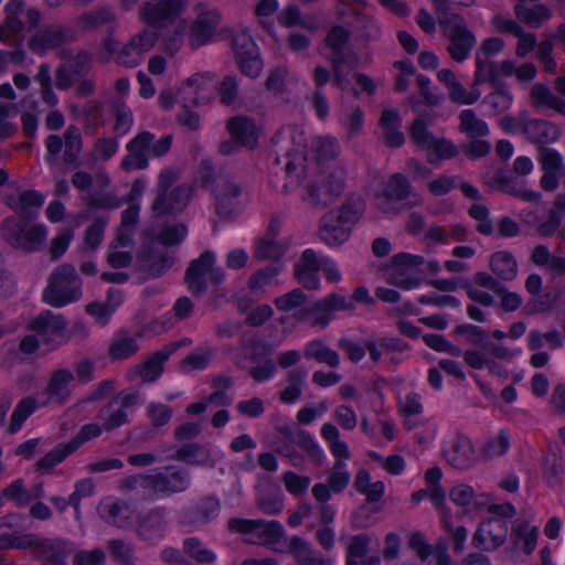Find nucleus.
<instances>
[{"instance_id":"f257e3e1","label":"nucleus","mask_w":565,"mask_h":565,"mask_svg":"<svg viewBox=\"0 0 565 565\" xmlns=\"http://www.w3.org/2000/svg\"><path fill=\"white\" fill-rule=\"evenodd\" d=\"M277 156L273 163V170L285 179L280 186L282 192H290L297 186H301V198L312 203H327L329 200L338 196L344 189V171L337 168L334 172L323 174L321 185L312 189L309 181L305 180L308 167L305 164L307 159V139L301 127H284L275 138Z\"/></svg>"},{"instance_id":"f03ea898","label":"nucleus","mask_w":565,"mask_h":565,"mask_svg":"<svg viewBox=\"0 0 565 565\" xmlns=\"http://www.w3.org/2000/svg\"><path fill=\"white\" fill-rule=\"evenodd\" d=\"M188 0H158L147 2L140 9V20L147 25L134 35L122 47L118 61L128 66L137 65L158 42L159 33L156 29L173 25L185 11Z\"/></svg>"},{"instance_id":"7ed1b4c3","label":"nucleus","mask_w":565,"mask_h":565,"mask_svg":"<svg viewBox=\"0 0 565 565\" xmlns=\"http://www.w3.org/2000/svg\"><path fill=\"white\" fill-rule=\"evenodd\" d=\"M436 11L440 12L439 24L449 40L448 52L456 62L468 58L476 44L475 34L468 30L466 21L458 14L446 12L449 6L469 7L473 0H431Z\"/></svg>"},{"instance_id":"20e7f679","label":"nucleus","mask_w":565,"mask_h":565,"mask_svg":"<svg viewBox=\"0 0 565 565\" xmlns=\"http://www.w3.org/2000/svg\"><path fill=\"white\" fill-rule=\"evenodd\" d=\"M365 209L359 196L349 198L340 210H332L321 220L320 237L329 246H340L348 241L353 225Z\"/></svg>"},{"instance_id":"39448f33","label":"nucleus","mask_w":565,"mask_h":565,"mask_svg":"<svg viewBox=\"0 0 565 565\" xmlns=\"http://www.w3.org/2000/svg\"><path fill=\"white\" fill-rule=\"evenodd\" d=\"M82 296V280L77 276L74 266L68 264L57 267L52 273L50 284L43 292L44 301L56 308L75 302Z\"/></svg>"},{"instance_id":"423d86ee","label":"nucleus","mask_w":565,"mask_h":565,"mask_svg":"<svg viewBox=\"0 0 565 565\" xmlns=\"http://www.w3.org/2000/svg\"><path fill=\"white\" fill-rule=\"evenodd\" d=\"M348 35L345 29L334 26L327 35L322 49V54L332 63L335 84L342 90L350 86V79L344 74L345 67L351 71L356 66V56L345 47Z\"/></svg>"},{"instance_id":"0eeeda50","label":"nucleus","mask_w":565,"mask_h":565,"mask_svg":"<svg viewBox=\"0 0 565 565\" xmlns=\"http://www.w3.org/2000/svg\"><path fill=\"white\" fill-rule=\"evenodd\" d=\"M171 147V136H164L154 141V136L148 131L138 134L127 145L128 154L122 159L121 167L127 171L145 169L149 159L161 157Z\"/></svg>"},{"instance_id":"6e6552de","label":"nucleus","mask_w":565,"mask_h":565,"mask_svg":"<svg viewBox=\"0 0 565 565\" xmlns=\"http://www.w3.org/2000/svg\"><path fill=\"white\" fill-rule=\"evenodd\" d=\"M425 259L420 255L398 253L393 256L385 269L386 280L404 290L417 288L423 280V265Z\"/></svg>"},{"instance_id":"1a4fd4ad","label":"nucleus","mask_w":565,"mask_h":565,"mask_svg":"<svg viewBox=\"0 0 565 565\" xmlns=\"http://www.w3.org/2000/svg\"><path fill=\"white\" fill-rule=\"evenodd\" d=\"M412 141L426 153L427 161L437 164L457 154V147L452 141L434 136L427 128L424 117L418 116L409 127Z\"/></svg>"},{"instance_id":"9d476101","label":"nucleus","mask_w":565,"mask_h":565,"mask_svg":"<svg viewBox=\"0 0 565 565\" xmlns=\"http://www.w3.org/2000/svg\"><path fill=\"white\" fill-rule=\"evenodd\" d=\"M2 236L14 248L34 252L44 245L47 232L44 225L9 217L2 224Z\"/></svg>"},{"instance_id":"9b49d317","label":"nucleus","mask_w":565,"mask_h":565,"mask_svg":"<svg viewBox=\"0 0 565 565\" xmlns=\"http://www.w3.org/2000/svg\"><path fill=\"white\" fill-rule=\"evenodd\" d=\"M129 487H141L151 499L169 495L183 491L189 486V477L178 469H167L156 476H136L128 480Z\"/></svg>"},{"instance_id":"f8f14e48","label":"nucleus","mask_w":565,"mask_h":565,"mask_svg":"<svg viewBox=\"0 0 565 565\" xmlns=\"http://www.w3.org/2000/svg\"><path fill=\"white\" fill-rule=\"evenodd\" d=\"M402 201L405 206L413 207L420 205L423 198L418 193L412 192L407 179L399 173L392 175L385 188L374 195V204L383 213L395 212V203Z\"/></svg>"},{"instance_id":"ddd939ff","label":"nucleus","mask_w":565,"mask_h":565,"mask_svg":"<svg viewBox=\"0 0 565 565\" xmlns=\"http://www.w3.org/2000/svg\"><path fill=\"white\" fill-rule=\"evenodd\" d=\"M232 531L247 535L246 540L250 543L262 544L278 551V544L285 535L282 525L277 521H253L233 519L228 522Z\"/></svg>"},{"instance_id":"4468645a","label":"nucleus","mask_w":565,"mask_h":565,"mask_svg":"<svg viewBox=\"0 0 565 565\" xmlns=\"http://www.w3.org/2000/svg\"><path fill=\"white\" fill-rule=\"evenodd\" d=\"M30 330L36 333L45 350H54L70 339L65 318L49 310L41 312L31 321Z\"/></svg>"},{"instance_id":"2eb2a0df","label":"nucleus","mask_w":565,"mask_h":565,"mask_svg":"<svg viewBox=\"0 0 565 565\" xmlns=\"http://www.w3.org/2000/svg\"><path fill=\"white\" fill-rule=\"evenodd\" d=\"M195 18L190 25L189 41L192 46L212 43L221 23L220 12L207 4L201 3L194 8Z\"/></svg>"},{"instance_id":"dca6fc26","label":"nucleus","mask_w":565,"mask_h":565,"mask_svg":"<svg viewBox=\"0 0 565 565\" xmlns=\"http://www.w3.org/2000/svg\"><path fill=\"white\" fill-rule=\"evenodd\" d=\"M233 53L241 71L249 76L257 77L263 70L260 52L250 34L246 30H238L233 35Z\"/></svg>"},{"instance_id":"f3484780","label":"nucleus","mask_w":565,"mask_h":565,"mask_svg":"<svg viewBox=\"0 0 565 565\" xmlns=\"http://www.w3.org/2000/svg\"><path fill=\"white\" fill-rule=\"evenodd\" d=\"M441 454L448 465L456 469H468L477 461L472 441L465 435L452 433L443 440Z\"/></svg>"},{"instance_id":"a211bd4d","label":"nucleus","mask_w":565,"mask_h":565,"mask_svg":"<svg viewBox=\"0 0 565 565\" xmlns=\"http://www.w3.org/2000/svg\"><path fill=\"white\" fill-rule=\"evenodd\" d=\"M76 386V379L72 370L56 369L51 373L44 391L40 394L41 404L63 405L71 398Z\"/></svg>"},{"instance_id":"6ab92c4d","label":"nucleus","mask_w":565,"mask_h":565,"mask_svg":"<svg viewBox=\"0 0 565 565\" xmlns=\"http://www.w3.org/2000/svg\"><path fill=\"white\" fill-rule=\"evenodd\" d=\"M504 47V41L500 38H488L482 41L476 53L475 85L483 83H495V73L499 72L498 62L490 61V57L498 55Z\"/></svg>"},{"instance_id":"aec40b11","label":"nucleus","mask_w":565,"mask_h":565,"mask_svg":"<svg viewBox=\"0 0 565 565\" xmlns=\"http://www.w3.org/2000/svg\"><path fill=\"white\" fill-rule=\"evenodd\" d=\"M408 547L415 552L422 563L431 557L433 565H451L452 559L448 552L447 541L438 539L430 544L422 532H412L407 537Z\"/></svg>"},{"instance_id":"412c9836","label":"nucleus","mask_w":565,"mask_h":565,"mask_svg":"<svg viewBox=\"0 0 565 565\" xmlns=\"http://www.w3.org/2000/svg\"><path fill=\"white\" fill-rule=\"evenodd\" d=\"M215 256L206 252L194 260L186 270L185 280L190 291L201 292L207 280L222 281L224 273L221 268H214Z\"/></svg>"},{"instance_id":"4be33fe9","label":"nucleus","mask_w":565,"mask_h":565,"mask_svg":"<svg viewBox=\"0 0 565 565\" xmlns=\"http://www.w3.org/2000/svg\"><path fill=\"white\" fill-rule=\"evenodd\" d=\"M216 213L223 218L237 215L243 207L241 188L232 180L217 178L213 189Z\"/></svg>"},{"instance_id":"5701e85b","label":"nucleus","mask_w":565,"mask_h":565,"mask_svg":"<svg viewBox=\"0 0 565 565\" xmlns=\"http://www.w3.org/2000/svg\"><path fill=\"white\" fill-rule=\"evenodd\" d=\"M355 306L347 296L341 294H331L318 300L309 310L312 326L326 327L334 317L337 311H352Z\"/></svg>"},{"instance_id":"b1692460","label":"nucleus","mask_w":565,"mask_h":565,"mask_svg":"<svg viewBox=\"0 0 565 565\" xmlns=\"http://www.w3.org/2000/svg\"><path fill=\"white\" fill-rule=\"evenodd\" d=\"M508 535V524L502 516H492L483 520L473 534L476 547L493 551L501 546Z\"/></svg>"},{"instance_id":"393cba45","label":"nucleus","mask_w":565,"mask_h":565,"mask_svg":"<svg viewBox=\"0 0 565 565\" xmlns=\"http://www.w3.org/2000/svg\"><path fill=\"white\" fill-rule=\"evenodd\" d=\"M215 77L209 72L196 73L186 78L179 88L181 100L199 105L206 102L214 93Z\"/></svg>"},{"instance_id":"a878e982","label":"nucleus","mask_w":565,"mask_h":565,"mask_svg":"<svg viewBox=\"0 0 565 565\" xmlns=\"http://www.w3.org/2000/svg\"><path fill=\"white\" fill-rule=\"evenodd\" d=\"M6 22L2 28H0V41L8 42L10 36L19 33L23 29V23L20 20L21 15H25L28 23L31 26H35L40 19L41 14L35 9H28L24 12L23 3L20 0H12L6 6Z\"/></svg>"},{"instance_id":"bb28decb","label":"nucleus","mask_w":565,"mask_h":565,"mask_svg":"<svg viewBox=\"0 0 565 565\" xmlns=\"http://www.w3.org/2000/svg\"><path fill=\"white\" fill-rule=\"evenodd\" d=\"M539 527L530 520L518 518L511 527V540L516 551L525 555L534 552L537 545Z\"/></svg>"},{"instance_id":"cd10ccee","label":"nucleus","mask_w":565,"mask_h":565,"mask_svg":"<svg viewBox=\"0 0 565 565\" xmlns=\"http://www.w3.org/2000/svg\"><path fill=\"white\" fill-rule=\"evenodd\" d=\"M319 270L320 257L317 256L313 249H306L296 264V278L305 288L316 290L320 287Z\"/></svg>"},{"instance_id":"c85d7f7f","label":"nucleus","mask_w":565,"mask_h":565,"mask_svg":"<svg viewBox=\"0 0 565 565\" xmlns=\"http://www.w3.org/2000/svg\"><path fill=\"white\" fill-rule=\"evenodd\" d=\"M449 499L465 514L475 513L487 503L486 495L483 493H477L475 489L467 483L454 486L449 490Z\"/></svg>"},{"instance_id":"c756f323","label":"nucleus","mask_w":565,"mask_h":565,"mask_svg":"<svg viewBox=\"0 0 565 565\" xmlns=\"http://www.w3.org/2000/svg\"><path fill=\"white\" fill-rule=\"evenodd\" d=\"M190 342L191 341L189 339H183L181 341L170 343L162 350L156 352L140 366L139 374L141 379L146 382L156 381L161 375L163 371L162 365L169 356L180 347L189 345Z\"/></svg>"},{"instance_id":"7c9ffc66","label":"nucleus","mask_w":565,"mask_h":565,"mask_svg":"<svg viewBox=\"0 0 565 565\" xmlns=\"http://www.w3.org/2000/svg\"><path fill=\"white\" fill-rule=\"evenodd\" d=\"M348 7L354 15V28L361 32V36L374 39L380 35V28L367 12L365 0H339Z\"/></svg>"},{"instance_id":"2f4dec72","label":"nucleus","mask_w":565,"mask_h":565,"mask_svg":"<svg viewBox=\"0 0 565 565\" xmlns=\"http://www.w3.org/2000/svg\"><path fill=\"white\" fill-rule=\"evenodd\" d=\"M192 196V188L181 185L174 189L167 198L160 193L152 204V211L156 215L179 212L188 204Z\"/></svg>"},{"instance_id":"473e14b6","label":"nucleus","mask_w":565,"mask_h":565,"mask_svg":"<svg viewBox=\"0 0 565 565\" xmlns=\"http://www.w3.org/2000/svg\"><path fill=\"white\" fill-rule=\"evenodd\" d=\"M227 129L231 136L236 139L241 146L254 148L260 132V127L247 117H234L228 120Z\"/></svg>"},{"instance_id":"72a5a7b5","label":"nucleus","mask_w":565,"mask_h":565,"mask_svg":"<svg viewBox=\"0 0 565 565\" xmlns=\"http://www.w3.org/2000/svg\"><path fill=\"white\" fill-rule=\"evenodd\" d=\"M44 203V196L34 191H18L15 194L7 196V204L21 215H32Z\"/></svg>"},{"instance_id":"f704fd0d","label":"nucleus","mask_w":565,"mask_h":565,"mask_svg":"<svg viewBox=\"0 0 565 565\" xmlns=\"http://www.w3.org/2000/svg\"><path fill=\"white\" fill-rule=\"evenodd\" d=\"M401 117L394 109H384L380 118V126L383 130L385 143L391 148H398L404 145L405 138L401 131Z\"/></svg>"},{"instance_id":"c9c22d12","label":"nucleus","mask_w":565,"mask_h":565,"mask_svg":"<svg viewBox=\"0 0 565 565\" xmlns=\"http://www.w3.org/2000/svg\"><path fill=\"white\" fill-rule=\"evenodd\" d=\"M499 72L495 73V82L501 77L515 76L516 81L521 84L532 82L537 74V70L532 63H523L518 65L511 58H504L498 62Z\"/></svg>"},{"instance_id":"e433bc0d","label":"nucleus","mask_w":565,"mask_h":565,"mask_svg":"<svg viewBox=\"0 0 565 565\" xmlns=\"http://www.w3.org/2000/svg\"><path fill=\"white\" fill-rule=\"evenodd\" d=\"M530 103L536 109H554L565 115V102L544 84L537 83L530 90Z\"/></svg>"},{"instance_id":"4c0bfd02","label":"nucleus","mask_w":565,"mask_h":565,"mask_svg":"<svg viewBox=\"0 0 565 565\" xmlns=\"http://www.w3.org/2000/svg\"><path fill=\"white\" fill-rule=\"evenodd\" d=\"M280 230V222L273 221L265 237L256 243L255 256L259 259L276 258L282 254L285 245L279 243L276 237Z\"/></svg>"},{"instance_id":"58836bf2","label":"nucleus","mask_w":565,"mask_h":565,"mask_svg":"<svg viewBox=\"0 0 565 565\" xmlns=\"http://www.w3.org/2000/svg\"><path fill=\"white\" fill-rule=\"evenodd\" d=\"M493 90L483 98V104L488 108L489 116H497L510 109L513 103V95L505 85L494 84Z\"/></svg>"},{"instance_id":"ea45409f","label":"nucleus","mask_w":565,"mask_h":565,"mask_svg":"<svg viewBox=\"0 0 565 565\" xmlns=\"http://www.w3.org/2000/svg\"><path fill=\"white\" fill-rule=\"evenodd\" d=\"M65 39V34L60 28H50L35 33L30 42L29 47L36 54H44L51 49L60 46Z\"/></svg>"},{"instance_id":"a19ab883","label":"nucleus","mask_w":565,"mask_h":565,"mask_svg":"<svg viewBox=\"0 0 565 565\" xmlns=\"http://www.w3.org/2000/svg\"><path fill=\"white\" fill-rule=\"evenodd\" d=\"M312 159L318 164H324L330 160H334L340 152V145L335 137L318 136L311 141Z\"/></svg>"},{"instance_id":"79ce46f5","label":"nucleus","mask_w":565,"mask_h":565,"mask_svg":"<svg viewBox=\"0 0 565 565\" xmlns=\"http://www.w3.org/2000/svg\"><path fill=\"white\" fill-rule=\"evenodd\" d=\"M525 136L535 143H551L558 139V128L544 120L530 119L527 122Z\"/></svg>"},{"instance_id":"37998d69","label":"nucleus","mask_w":565,"mask_h":565,"mask_svg":"<svg viewBox=\"0 0 565 565\" xmlns=\"http://www.w3.org/2000/svg\"><path fill=\"white\" fill-rule=\"evenodd\" d=\"M510 446V434L505 429H499L487 437L481 446L480 454L486 459L501 457L508 452Z\"/></svg>"},{"instance_id":"c03bdc74","label":"nucleus","mask_w":565,"mask_h":565,"mask_svg":"<svg viewBox=\"0 0 565 565\" xmlns=\"http://www.w3.org/2000/svg\"><path fill=\"white\" fill-rule=\"evenodd\" d=\"M320 433L328 444L330 452L337 459V462H343L350 458L349 447L347 443L340 438V431L333 424L324 423Z\"/></svg>"},{"instance_id":"a18cd8bd","label":"nucleus","mask_w":565,"mask_h":565,"mask_svg":"<svg viewBox=\"0 0 565 565\" xmlns=\"http://www.w3.org/2000/svg\"><path fill=\"white\" fill-rule=\"evenodd\" d=\"M131 239L127 235H117L116 239L110 244L107 255L108 264L114 268H124L131 263L130 253Z\"/></svg>"},{"instance_id":"49530a36","label":"nucleus","mask_w":565,"mask_h":565,"mask_svg":"<svg viewBox=\"0 0 565 565\" xmlns=\"http://www.w3.org/2000/svg\"><path fill=\"white\" fill-rule=\"evenodd\" d=\"M490 268L502 280H512L518 274L516 260L505 250L497 252L491 256Z\"/></svg>"},{"instance_id":"de8ad7c7","label":"nucleus","mask_w":565,"mask_h":565,"mask_svg":"<svg viewBox=\"0 0 565 565\" xmlns=\"http://www.w3.org/2000/svg\"><path fill=\"white\" fill-rule=\"evenodd\" d=\"M398 411L403 417L404 427L407 430L415 428V416L423 413L422 398L417 393H408L404 398L398 402Z\"/></svg>"},{"instance_id":"09e8293b","label":"nucleus","mask_w":565,"mask_h":565,"mask_svg":"<svg viewBox=\"0 0 565 565\" xmlns=\"http://www.w3.org/2000/svg\"><path fill=\"white\" fill-rule=\"evenodd\" d=\"M71 553V543L67 540H47L41 546V555L46 563H66Z\"/></svg>"},{"instance_id":"8fccbe9b","label":"nucleus","mask_w":565,"mask_h":565,"mask_svg":"<svg viewBox=\"0 0 565 565\" xmlns=\"http://www.w3.org/2000/svg\"><path fill=\"white\" fill-rule=\"evenodd\" d=\"M459 129L469 138L484 137L489 134L488 124L478 118L472 109H465L460 113Z\"/></svg>"},{"instance_id":"3c124183","label":"nucleus","mask_w":565,"mask_h":565,"mask_svg":"<svg viewBox=\"0 0 565 565\" xmlns=\"http://www.w3.org/2000/svg\"><path fill=\"white\" fill-rule=\"evenodd\" d=\"M354 486L360 493L366 495L367 500L373 502L381 499L385 491L384 483L382 481H372L366 470H361L356 473Z\"/></svg>"},{"instance_id":"603ef678","label":"nucleus","mask_w":565,"mask_h":565,"mask_svg":"<svg viewBox=\"0 0 565 565\" xmlns=\"http://www.w3.org/2000/svg\"><path fill=\"white\" fill-rule=\"evenodd\" d=\"M40 406H43L41 404V397L39 396V401L26 397L19 402V404L15 406L10 420L9 430L10 433L14 434L18 430L21 429L23 423L29 418V416Z\"/></svg>"},{"instance_id":"864d4df0","label":"nucleus","mask_w":565,"mask_h":565,"mask_svg":"<svg viewBox=\"0 0 565 565\" xmlns=\"http://www.w3.org/2000/svg\"><path fill=\"white\" fill-rule=\"evenodd\" d=\"M305 355L308 359H315L319 363H324L331 367H335L340 362L338 353L320 341L309 342L306 345Z\"/></svg>"},{"instance_id":"5fc2aeb1","label":"nucleus","mask_w":565,"mask_h":565,"mask_svg":"<svg viewBox=\"0 0 565 565\" xmlns=\"http://www.w3.org/2000/svg\"><path fill=\"white\" fill-rule=\"evenodd\" d=\"M515 13L519 20L523 21L529 26H539L551 18L550 10L543 4H537L532 8L518 4L515 7Z\"/></svg>"},{"instance_id":"6e6d98bb","label":"nucleus","mask_w":565,"mask_h":565,"mask_svg":"<svg viewBox=\"0 0 565 565\" xmlns=\"http://www.w3.org/2000/svg\"><path fill=\"white\" fill-rule=\"evenodd\" d=\"M340 122L348 138H354L363 128L364 118L360 107L343 108Z\"/></svg>"},{"instance_id":"4d7b16f0","label":"nucleus","mask_w":565,"mask_h":565,"mask_svg":"<svg viewBox=\"0 0 565 565\" xmlns=\"http://www.w3.org/2000/svg\"><path fill=\"white\" fill-rule=\"evenodd\" d=\"M296 444L309 456L316 463L321 465L326 459L324 450L318 441L307 431L300 430L296 435Z\"/></svg>"},{"instance_id":"13d9d810","label":"nucleus","mask_w":565,"mask_h":565,"mask_svg":"<svg viewBox=\"0 0 565 565\" xmlns=\"http://www.w3.org/2000/svg\"><path fill=\"white\" fill-rule=\"evenodd\" d=\"M443 529L450 536L456 553H461L466 547L468 530L462 525H456L450 515H445L440 520Z\"/></svg>"},{"instance_id":"bf43d9fd","label":"nucleus","mask_w":565,"mask_h":565,"mask_svg":"<svg viewBox=\"0 0 565 565\" xmlns=\"http://www.w3.org/2000/svg\"><path fill=\"white\" fill-rule=\"evenodd\" d=\"M71 450V445H57L52 451L47 452L36 462L38 470L46 473L50 472L56 465L62 462L68 455L74 452Z\"/></svg>"},{"instance_id":"052dcab7","label":"nucleus","mask_w":565,"mask_h":565,"mask_svg":"<svg viewBox=\"0 0 565 565\" xmlns=\"http://www.w3.org/2000/svg\"><path fill=\"white\" fill-rule=\"evenodd\" d=\"M212 358L210 348H201L189 354L180 364L182 372L202 371L207 367Z\"/></svg>"},{"instance_id":"680f3d73","label":"nucleus","mask_w":565,"mask_h":565,"mask_svg":"<svg viewBox=\"0 0 565 565\" xmlns=\"http://www.w3.org/2000/svg\"><path fill=\"white\" fill-rule=\"evenodd\" d=\"M99 419L106 430L115 429L127 422L125 411L118 406V402H111L99 413Z\"/></svg>"},{"instance_id":"e2e57ef3","label":"nucleus","mask_w":565,"mask_h":565,"mask_svg":"<svg viewBox=\"0 0 565 565\" xmlns=\"http://www.w3.org/2000/svg\"><path fill=\"white\" fill-rule=\"evenodd\" d=\"M555 350L563 345L562 337L558 331H550L541 333L539 331H531L529 334V348L531 350H539L544 345Z\"/></svg>"},{"instance_id":"0e129e2a","label":"nucleus","mask_w":565,"mask_h":565,"mask_svg":"<svg viewBox=\"0 0 565 565\" xmlns=\"http://www.w3.org/2000/svg\"><path fill=\"white\" fill-rule=\"evenodd\" d=\"M465 362L475 370L488 369L490 373L501 374V369L486 353L478 350H467L463 353Z\"/></svg>"},{"instance_id":"69168bd1","label":"nucleus","mask_w":565,"mask_h":565,"mask_svg":"<svg viewBox=\"0 0 565 565\" xmlns=\"http://www.w3.org/2000/svg\"><path fill=\"white\" fill-rule=\"evenodd\" d=\"M439 431V423L436 418L425 419L415 434L416 443L424 449L431 447Z\"/></svg>"},{"instance_id":"338daca9","label":"nucleus","mask_w":565,"mask_h":565,"mask_svg":"<svg viewBox=\"0 0 565 565\" xmlns=\"http://www.w3.org/2000/svg\"><path fill=\"white\" fill-rule=\"evenodd\" d=\"M371 537L367 534H359L351 539L347 550V565H356L355 559L367 555Z\"/></svg>"},{"instance_id":"774afa93","label":"nucleus","mask_w":565,"mask_h":565,"mask_svg":"<svg viewBox=\"0 0 565 565\" xmlns=\"http://www.w3.org/2000/svg\"><path fill=\"white\" fill-rule=\"evenodd\" d=\"M138 344L131 337H118L114 340L109 354L114 360H124L136 353Z\"/></svg>"}]
</instances>
